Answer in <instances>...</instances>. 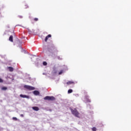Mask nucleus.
Returning a JSON list of instances; mask_svg holds the SVG:
<instances>
[{
  "label": "nucleus",
  "mask_w": 131,
  "mask_h": 131,
  "mask_svg": "<svg viewBox=\"0 0 131 131\" xmlns=\"http://www.w3.org/2000/svg\"><path fill=\"white\" fill-rule=\"evenodd\" d=\"M70 110L73 115H74V116H75L76 117H79V113L78 112V111H77V110H76V108H70Z\"/></svg>",
  "instance_id": "1"
},
{
  "label": "nucleus",
  "mask_w": 131,
  "mask_h": 131,
  "mask_svg": "<svg viewBox=\"0 0 131 131\" xmlns=\"http://www.w3.org/2000/svg\"><path fill=\"white\" fill-rule=\"evenodd\" d=\"M55 50H56V48L54 46H50L48 49V52L51 53V54H53Z\"/></svg>",
  "instance_id": "2"
},
{
  "label": "nucleus",
  "mask_w": 131,
  "mask_h": 131,
  "mask_svg": "<svg viewBox=\"0 0 131 131\" xmlns=\"http://www.w3.org/2000/svg\"><path fill=\"white\" fill-rule=\"evenodd\" d=\"M24 88L25 89H26L27 90H28L29 91H33L35 90V88L34 87L28 85H25L24 86Z\"/></svg>",
  "instance_id": "3"
},
{
  "label": "nucleus",
  "mask_w": 131,
  "mask_h": 131,
  "mask_svg": "<svg viewBox=\"0 0 131 131\" xmlns=\"http://www.w3.org/2000/svg\"><path fill=\"white\" fill-rule=\"evenodd\" d=\"M44 100H48V101H55L56 99L54 96H46L44 98Z\"/></svg>",
  "instance_id": "4"
},
{
  "label": "nucleus",
  "mask_w": 131,
  "mask_h": 131,
  "mask_svg": "<svg viewBox=\"0 0 131 131\" xmlns=\"http://www.w3.org/2000/svg\"><path fill=\"white\" fill-rule=\"evenodd\" d=\"M17 45H18L19 48H20L21 52H23V49H22L20 46V45L22 43V41L20 40H17Z\"/></svg>",
  "instance_id": "5"
},
{
  "label": "nucleus",
  "mask_w": 131,
  "mask_h": 131,
  "mask_svg": "<svg viewBox=\"0 0 131 131\" xmlns=\"http://www.w3.org/2000/svg\"><path fill=\"white\" fill-rule=\"evenodd\" d=\"M52 37V35L51 34H49L48 35H47L45 39V41H46L47 42V41H48V39H49V38Z\"/></svg>",
  "instance_id": "6"
},
{
  "label": "nucleus",
  "mask_w": 131,
  "mask_h": 131,
  "mask_svg": "<svg viewBox=\"0 0 131 131\" xmlns=\"http://www.w3.org/2000/svg\"><path fill=\"white\" fill-rule=\"evenodd\" d=\"M19 96L21 98H26V99H29V96L24 95L23 94H20Z\"/></svg>",
  "instance_id": "7"
},
{
  "label": "nucleus",
  "mask_w": 131,
  "mask_h": 131,
  "mask_svg": "<svg viewBox=\"0 0 131 131\" xmlns=\"http://www.w3.org/2000/svg\"><path fill=\"white\" fill-rule=\"evenodd\" d=\"M7 69L10 72H13V71H14V68H13L12 67H9L7 68Z\"/></svg>",
  "instance_id": "8"
},
{
  "label": "nucleus",
  "mask_w": 131,
  "mask_h": 131,
  "mask_svg": "<svg viewBox=\"0 0 131 131\" xmlns=\"http://www.w3.org/2000/svg\"><path fill=\"white\" fill-rule=\"evenodd\" d=\"M32 109L35 111H38V110H39V108H38V107H37V106H33L32 107Z\"/></svg>",
  "instance_id": "9"
},
{
  "label": "nucleus",
  "mask_w": 131,
  "mask_h": 131,
  "mask_svg": "<svg viewBox=\"0 0 131 131\" xmlns=\"http://www.w3.org/2000/svg\"><path fill=\"white\" fill-rule=\"evenodd\" d=\"M33 94L34 95H35V96H38V95H39V92L37 91H34L33 92Z\"/></svg>",
  "instance_id": "10"
},
{
  "label": "nucleus",
  "mask_w": 131,
  "mask_h": 131,
  "mask_svg": "<svg viewBox=\"0 0 131 131\" xmlns=\"http://www.w3.org/2000/svg\"><path fill=\"white\" fill-rule=\"evenodd\" d=\"M9 41H11V42H13V36L12 35H10V36L9 37Z\"/></svg>",
  "instance_id": "11"
},
{
  "label": "nucleus",
  "mask_w": 131,
  "mask_h": 131,
  "mask_svg": "<svg viewBox=\"0 0 131 131\" xmlns=\"http://www.w3.org/2000/svg\"><path fill=\"white\" fill-rule=\"evenodd\" d=\"M74 83V82L72 81H69L68 82H67V84H73Z\"/></svg>",
  "instance_id": "12"
},
{
  "label": "nucleus",
  "mask_w": 131,
  "mask_h": 131,
  "mask_svg": "<svg viewBox=\"0 0 131 131\" xmlns=\"http://www.w3.org/2000/svg\"><path fill=\"white\" fill-rule=\"evenodd\" d=\"M85 100L88 102L90 103L91 102V100L89 99V96H85Z\"/></svg>",
  "instance_id": "13"
},
{
  "label": "nucleus",
  "mask_w": 131,
  "mask_h": 131,
  "mask_svg": "<svg viewBox=\"0 0 131 131\" xmlns=\"http://www.w3.org/2000/svg\"><path fill=\"white\" fill-rule=\"evenodd\" d=\"M73 92V90H72V89H70L68 90V94H71V93H72Z\"/></svg>",
  "instance_id": "14"
},
{
  "label": "nucleus",
  "mask_w": 131,
  "mask_h": 131,
  "mask_svg": "<svg viewBox=\"0 0 131 131\" xmlns=\"http://www.w3.org/2000/svg\"><path fill=\"white\" fill-rule=\"evenodd\" d=\"M2 91H6L7 90V87H2Z\"/></svg>",
  "instance_id": "15"
},
{
  "label": "nucleus",
  "mask_w": 131,
  "mask_h": 131,
  "mask_svg": "<svg viewBox=\"0 0 131 131\" xmlns=\"http://www.w3.org/2000/svg\"><path fill=\"white\" fill-rule=\"evenodd\" d=\"M92 130L93 131H96L97 130V128H96L95 127H94L92 128Z\"/></svg>",
  "instance_id": "16"
},
{
  "label": "nucleus",
  "mask_w": 131,
  "mask_h": 131,
  "mask_svg": "<svg viewBox=\"0 0 131 131\" xmlns=\"http://www.w3.org/2000/svg\"><path fill=\"white\" fill-rule=\"evenodd\" d=\"M62 73H63V70H61L60 71V72H59L58 74H59V75H61V74H62Z\"/></svg>",
  "instance_id": "17"
},
{
  "label": "nucleus",
  "mask_w": 131,
  "mask_h": 131,
  "mask_svg": "<svg viewBox=\"0 0 131 131\" xmlns=\"http://www.w3.org/2000/svg\"><path fill=\"white\" fill-rule=\"evenodd\" d=\"M48 63H47V62L46 61H43V65H44V66H46V65Z\"/></svg>",
  "instance_id": "18"
},
{
  "label": "nucleus",
  "mask_w": 131,
  "mask_h": 131,
  "mask_svg": "<svg viewBox=\"0 0 131 131\" xmlns=\"http://www.w3.org/2000/svg\"><path fill=\"white\" fill-rule=\"evenodd\" d=\"M34 21H38V18H37L36 17V18H34Z\"/></svg>",
  "instance_id": "19"
},
{
  "label": "nucleus",
  "mask_w": 131,
  "mask_h": 131,
  "mask_svg": "<svg viewBox=\"0 0 131 131\" xmlns=\"http://www.w3.org/2000/svg\"><path fill=\"white\" fill-rule=\"evenodd\" d=\"M57 58L58 59V60H62V58L60 57V56H58Z\"/></svg>",
  "instance_id": "20"
},
{
  "label": "nucleus",
  "mask_w": 131,
  "mask_h": 131,
  "mask_svg": "<svg viewBox=\"0 0 131 131\" xmlns=\"http://www.w3.org/2000/svg\"><path fill=\"white\" fill-rule=\"evenodd\" d=\"M12 119L13 120H17V118L16 117H13Z\"/></svg>",
  "instance_id": "21"
},
{
  "label": "nucleus",
  "mask_w": 131,
  "mask_h": 131,
  "mask_svg": "<svg viewBox=\"0 0 131 131\" xmlns=\"http://www.w3.org/2000/svg\"><path fill=\"white\" fill-rule=\"evenodd\" d=\"M3 80L2 78H0V82H3Z\"/></svg>",
  "instance_id": "22"
},
{
  "label": "nucleus",
  "mask_w": 131,
  "mask_h": 131,
  "mask_svg": "<svg viewBox=\"0 0 131 131\" xmlns=\"http://www.w3.org/2000/svg\"><path fill=\"white\" fill-rule=\"evenodd\" d=\"M25 7H25L26 9H27V8H29L28 5H26Z\"/></svg>",
  "instance_id": "23"
},
{
  "label": "nucleus",
  "mask_w": 131,
  "mask_h": 131,
  "mask_svg": "<svg viewBox=\"0 0 131 131\" xmlns=\"http://www.w3.org/2000/svg\"><path fill=\"white\" fill-rule=\"evenodd\" d=\"M19 18H23L22 16H19Z\"/></svg>",
  "instance_id": "24"
},
{
  "label": "nucleus",
  "mask_w": 131,
  "mask_h": 131,
  "mask_svg": "<svg viewBox=\"0 0 131 131\" xmlns=\"http://www.w3.org/2000/svg\"><path fill=\"white\" fill-rule=\"evenodd\" d=\"M21 116H22V117H23L24 115H21Z\"/></svg>",
  "instance_id": "25"
},
{
  "label": "nucleus",
  "mask_w": 131,
  "mask_h": 131,
  "mask_svg": "<svg viewBox=\"0 0 131 131\" xmlns=\"http://www.w3.org/2000/svg\"><path fill=\"white\" fill-rule=\"evenodd\" d=\"M49 56H51V54H49Z\"/></svg>",
  "instance_id": "26"
}]
</instances>
